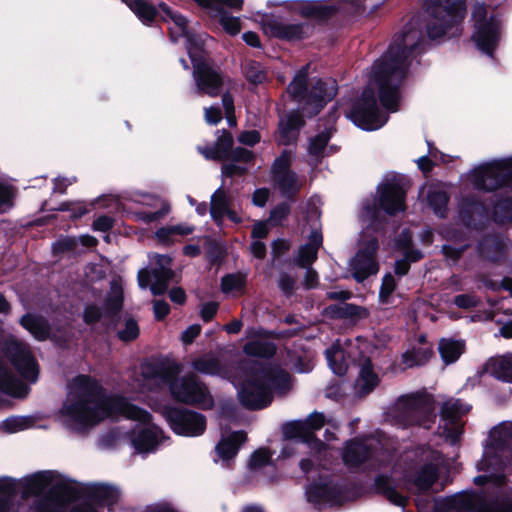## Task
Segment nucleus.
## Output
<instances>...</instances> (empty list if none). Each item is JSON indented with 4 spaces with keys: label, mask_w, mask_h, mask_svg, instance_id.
<instances>
[{
    "label": "nucleus",
    "mask_w": 512,
    "mask_h": 512,
    "mask_svg": "<svg viewBox=\"0 0 512 512\" xmlns=\"http://www.w3.org/2000/svg\"><path fill=\"white\" fill-rule=\"evenodd\" d=\"M470 406L459 399L449 398L440 408V422L438 432L446 441L456 444L463 433L464 423L462 417L468 413Z\"/></svg>",
    "instance_id": "obj_17"
},
{
    "label": "nucleus",
    "mask_w": 512,
    "mask_h": 512,
    "mask_svg": "<svg viewBox=\"0 0 512 512\" xmlns=\"http://www.w3.org/2000/svg\"><path fill=\"white\" fill-rule=\"evenodd\" d=\"M424 41L417 21L411 20L396 35L385 54L372 67L368 86L347 117L359 128L373 131L388 120L386 112H396L401 99L400 86L411 63Z\"/></svg>",
    "instance_id": "obj_2"
},
{
    "label": "nucleus",
    "mask_w": 512,
    "mask_h": 512,
    "mask_svg": "<svg viewBox=\"0 0 512 512\" xmlns=\"http://www.w3.org/2000/svg\"><path fill=\"white\" fill-rule=\"evenodd\" d=\"M165 14V21H171L174 26L170 27L172 41L176 42L180 37L186 39V49L193 64V77L196 83L197 92L207 94L211 97L217 96L222 86L220 74L214 70L203 56V36H195L189 32L187 20L181 14L173 11L165 3L160 4Z\"/></svg>",
    "instance_id": "obj_7"
},
{
    "label": "nucleus",
    "mask_w": 512,
    "mask_h": 512,
    "mask_svg": "<svg viewBox=\"0 0 512 512\" xmlns=\"http://www.w3.org/2000/svg\"><path fill=\"white\" fill-rule=\"evenodd\" d=\"M163 415L171 429L178 435L197 437L206 430V418L201 413L188 410L166 407Z\"/></svg>",
    "instance_id": "obj_19"
},
{
    "label": "nucleus",
    "mask_w": 512,
    "mask_h": 512,
    "mask_svg": "<svg viewBox=\"0 0 512 512\" xmlns=\"http://www.w3.org/2000/svg\"><path fill=\"white\" fill-rule=\"evenodd\" d=\"M306 496L308 501L313 503L318 509L340 505L344 501L341 489L326 479H321L318 483L308 485Z\"/></svg>",
    "instance_id": "obj_27"
},
{
    "label": "nucleus",
    "mask_w": 512,
    "mask_h": 512,
    "mask_svg": "<svg viewBox=\"0 0 512 512\" xmlns=\"http://www.w3.org/2000/svg\"><path fill=\"white\" fill-rule=\"evenodd\" d=\"M465 344L460 340L442 339L439 342V353L446 364L454 363L464 352Z\"/></svg>",
    "instance_id": "obj_42"
},
{
    "label": "nucleus",
    "mask_w": 512,
    "mask_h": 512,
    "mask_svg": "<svg viewBox=\"0 0 512 512\" xmlns=\"http://www.w3.org/2000/svg\"><path fill=\"white\" fill-rule=\"evenodd\" d=\"M308 68L303 67L297 72L287 88L289 95L297 101L309 116L318 114L327 102L337 93L336 81L333 79L316 80L307 90Z\"/></svg>",
    "instance_id": "obj_10"
},
{
    "label": "nucleus",
    "mask_w": 512,
    "mask_h": 512,
    "mask_svg": "<svg viewBox=\"0 0 512 512\" xmlns=\"http://www.w3.org/2000/svg\"><path fill=\"white\" fill-rule=\"evenodd\" d=\"M243 351L251 357L267 358L275 353V346L265 340H253L244 345Z\"/></svg>",
    "instance_id": "obj_46"
},
{
    "label": "nucleus",
    "mask_w": 512,
    "mask_h": 512,
    "mask_svg": "<svg viewBox=\"0 0 512 512\" xmlns=\"http://www.w3.org/2000/svg\"><path fill=\"white\" fill-rule=\"evenodd\" d=\"M244 71L247 80L253 84H260L266 79V72L258 62H246Z\"/></svg>",
    "instance_id": "obj_49"
},
{
    "label": "nucleus",
    "mask_w": 512,
    "mask_h": 512,
    "mask_svg": "<svg viewBox=\"0 0 512 512\" xmlns=\"http://www.w3.org/2000/svg\"><path fill=\"white\" fill-rule=\"evenodd\" d=\"M246 284V274L233 273L228 274L222 278L221 289L225 294H237L240 293Z\"/></svg>",
    "instance_id": "obj_47"
},
{
    "label": "nucleus",
    "mask_w": 512,
    "mask_h": 512,
    "mask_svg": "<svg viewBox=\"0 0 512 512\" xmlns=\"http://www.w3.org/2000/svg\"><path fill=\"white\" fill-rule=\"evenodd\" d=\"M263 30L272 37L295 41L308 37L313 27L308 23H281L268 19L263 25Z\"/></svg>",
    "instance_id": "obj_29"
},
{
    "label": "nucleus",
    "mask_w": 512,
    "mask_h": 512,
    "mask_svg": "<svg viewBox=\"0 0 512 512\" xmlns=\"http://www.w3.org/2000/svg\"><path fill=\"white\" fill-rule=\"evenodd\" d=\"M205 120L208 124L216 125L222 120L221 110L218 106H211L205 109Z\"/></svg>",
    "instance_id": "obj_63"
},
{
    "label": "nucleus",
    "mask_w": 512,
    "mask_h": 512,
    "mask_svg": "<svg viewBox=\"0 0 512 512\" xmlns=\"http://www.w3.org/2000/svg\"><path fill=\"white\" fill-rule=\"evenodd\" d=\"M486 371L495 378L512 382V353L504 356L491 358L486 366Z\"/></svg>",
    "instance_id": "obj_38"
},
{
    "label": "nucleus",
    "mask_w": 512,
    "mask_h": 512,
    "mask_svg": "<svg viewBox=\"0 0 512 512\" xmlns=\"http://www.w3.org/2000/svg\"><path fill=\"white\" fill-rule=\"evenodd\" d=\"M219 16L220 24L230 35H237L241 31V21L239 17H234L227 12H215Z\"/></svg>",
    "instance_id": "obj_50"
},
{
    "label": "nucleus",
    "mask_w": 512,
    "mask_h": 512,
    "mask_svg": "<svg viewBox=\"0 0 512 512\" xmlns=\"http://www.w3.org/2000/svg\"><path fill=\"white\" fill-rule=\"evenodd\" d=\"M379 382V376L374 371L370 360L366 359L359 368L358 377L354 384L355 393L358 396H366L379 385Z\"/></svg>",
    "instance_id": "obj_33"
},
{
    "label": "nucleus",
    "mask_w": 512,
    "mask_h": 512,
    "mask_svg": "<svg viewBox=\"0 0 512 512\" xmlns=\"http://www.w3.org/2000/svg\"><path fill=\"white\" fill-rule=\"evenodd\" d=\"M389 415L391 423L397 427L419 425L429 429L435 420V407L427 395L408 394L398 398Z\"/></svg>",
    "instance_id": "obj_13"
},
{
    "label": "nucleus",
    "mask_w": 512,
    "mask_h": 512,
    "mask_svg": "<svg viewBox=\"0 0 512 512\" xmlns=\"http://www.w3.org/2000/svg\"><path fill=\"white\" fill-rule=\"evenodd\" d=\"M119 490L106 484H94L89 489L86 500L77 504L71 512H99V506H107L109 509L118 502Z\"/></svg>",
    "instance_id": "obj_26"
},
{
    "label": "nucleus",
    "mask_w": 512,
    "mask_h": 512,
    "mask_svg": "<svg viewBox=\"0 0 512 512\" xmlns=\"http://www.w3.org/2000/svg\"><path fill=\"white\" fill-rule=\"evenodd\" d=\"M304 121L298 111H292L280 118L278 142L281 145H289L296 141L300 128Z\"/></svg>",
    "instance_id": "obj_30"
},
{
    "label": "nucleus",
    "mask_w": 512,
    "mask_h": 512,
    "mask_svg": "<svg viewBox=\"0 0 512 512\" xmlns=\"http://www.w3.org/2000/svg\"><path fill=\"white\" fill-rule=\"evenodd\" d=\"M372 231L373 229L368 226L361 232L359 249L356 255L349 261V270L358 282H362L378 271V263L375 258L378 241L376 236L372 234Z\"/></svg>",
    "instance_id": "obj_16"
},
{
    "label": "nucleus",
    "mask_w": 512,
    "mask_h": 512,
    "mask_svg": "<svg viewBox=\"0 0 512 512\" xmlns=\"http://www.w3.org/2000/svg\"><path fill=\"white\" fill-rule=\"evenodd\" d=\"M323 243L322 233L317 226L309 235L308 243L299 248L296 262L301 267H309L317 259L318 249Z\"/></svg>",
    "instance_id": "obj_34"
},
{
    "label": "nucleus",
    "mask_w": 512,
    "mask_h": 512,
    "mask_svg": "<svg viewBox=\"0 0 512 512\" xmlns=\"http://www.w3.org/2000/svg\"><path fill=\"white\" fill-rule=\"evenodd\" d=\"M291 162L292 153L284 150L282 154L275 159L272 166L275 184L285 197L296 195L303 185V181L298 175L290 170Z\"/></svg>",
    "instance_id": "obj_23"
},
{
    "label": "nucleus",
    "mask_w": 512,
    "mask_h": 512,
    "mask_svg": "<svg viewBox=\"0 0 512 512\" xmlns=\"http://www.w3.org/2000/svg\"><path fill=\"white\" fill-rule=\"evenodd\" d=\"M192 367L195 371L206 375L221 377L227 375L225 364L214 354H205L196 358L192 362Z\"/></svg>",
    "instance_id": "obj_36"
},
{
    "label": "nucleus",
    "mask_w": 512,
    "mask_h": 512,
    "mask_svg": "<svg viewBox=\"0 0 512 512\" xmlns=\"http://www.w3.org/2000/svg\"><path fill=\"white\" fill-rule=\"evenodd\" d=\"M241 404L251 410L263 409L272 402V391L285 394L291 388L289 374L260 361L242 363L233 379Z\"/></svg>",
    "instance_id": "obj_5"
},
{
    "label": "nucleus",
    "mask_w": 512,
    "mask_h": 512,
    "mask_svg": "<svg viewBox=\"0 0 512 512\" xmlns=\"http://www.w3.org/2000/svg\"><path fill=\"white\" fill-rule=\"evenodd\" d=\"M427 34L430 39L459 33L465 16L464 0H428Z\"/></svg>",
    "instance_id": "obj_11"
},
{
    "label": "nucleus",
    "mask_w": 512,
    "mask_h": 512,
    "mask_svg": "<svg viewBox=\"0 0 512 512\" xmlns=\"http://www.w3.org/2000/svg\"><path fill=\"white\" fill-rule=\"evenodd\" d=\"M123 305V290L117 281H113L110 286V291L107 295L105 302V313L114 315L117 314Z\"/></svg>",
    "instance_id": "obj_45"
},
{
    "label": "nucleus",
    "mask_w": 512,
    "mask_h": 512,
    "mask_svg": "<svg viewBox=\"0 0 512 512\" xmlns=\"http://www.w3.org/2000/svg\"><path fill=\"white\" fill-rule=\"evenodd\" d=\"M479 470L499 471L502 468L512 471V422H503L489 434Z\"/></svg>",
    "instance_id": "obj_14"
},
{
    "label": "nucleus",
    "mask_w": 512,
    "mask_h": 512,
    "mask_svg": "<svg viewBox=\"0 0 512 512\" xmlns=\"http://www.w3.org/2000/svg\"><path fill=\"white\" fill-rule=\"evenodd\" d=\"M30 426V420L26 417H9L2 423V428L5 432L16 433L27 429Z\"/></svg>",
    "instance_id": "obj_52"
},
{
    "label": "nucleus",
    "mask_w": 512,
    "mask_h": 512,
    "mask_svg": "<svg viewBox=\"0 0 512 512\" xmlns=\"http://www.w3.org/2000/svg\"><path fill=\"white\" fill-rule=\"evenodd\" d=\"M156 267L151 272L141 270L138 273V283L142 289L150 286V290L154 295L163 294L172 277L173 272L170 268L171 259L165 255L154 256Z\"/></svg>",
    "instance_id": "obj_21"
},
{
    "label": "nucleus",
    "mask_w": 512,
    "mask_h": 512,
    "mask_svg": "<svg viewBox=\"0 0 512 512\" xmlns=\"http://www.w3.org/2000/svg\"><path fill=\"white\" fill-rule=\"evenodd\" d=\"M59 210L70 212V217L73 219L80 218L88 212L86 205L82 202L63 203Z\"/></svg>",
    "instance_id": "obj_58"
},
{
    "label": "nucleus",
    "mask_w": 512,
    "mask_h": 512,
    "mask_svg": "<svg viewBox=\"0 0 512 512\" xmlns=\"http://www.w3.org/2000/svg\"><path fill=\"white\" fill-rule=\"evenodd\" d=\"M328 366L332 372L338 376H342L347 372L349 367V359L346 357V352L340 345V342H335L330 348L325 351Z\"/></svg>",
    "instance_id": "obj_39"
},
{
    "label": "nucleus",
    "mask_w": 512,
    "mask_h": 512,
    "mask_svg": "<svg viewBox=\"0 0 512 512\" xmlns=\"http://www.w3.org/2000/svg\"><path fill=\"white\" fill-rule=\"evenodd\" d=\"M112 226H113V219L110 216H106V215L99 216L93 222V229L95 231L106 232L109 229H111Z\"/></svg>",
    "instance_id": "obj_64"
},
{
    "label": "nucleus",
    "mask_w": 512,
    "mask_h": 512,
    "mask_svg": "<svg viewBox=\"0 0 512 512\" xmlns=\"http://www.w3.org/2000/svg\"><path fill=\"white\" fill-rule=\"evenodd\" d=\"M448 200L447 193L441 187L430 186L428 188L427 202L437 216H445Z\"/></svg>",
    "instance_id": "obj_43"
},
{
    "label": "nucleus",
    "mask_w": 512,
    "mask_h": 512,
    "mask_svg": "<svg viewBox=\"0 0 512 512\" xmlns=\"http://www.w3.org/2000/svg\"><path fill=\"white\" fill-rule=\"evenodd\" d=\"M404 259L398 260L395 263V272L396 274L403 276L409 270V262H416L423 257V254L420 250H412L409 249L405 252Z\"/></svg>",
    "instance_id": "obj_51"
},
{
    "label": "nucleus",
    "mask_w": 512,
    "mask_h": 512,
    "mask_svg": "<svg viewBox=\"0 0 512 512\" xmlns=\"http://www.w3.org/2000/svg\"><path fill=\"white\" fill-rule=\"evenodd\" d=\"M139 335V327L137 322L132 318L125 320L124 328L119 329L118 337L125 342L136 339Z\"/></svg>",
    "instance_id": "obj_53"
},
{
    "label": "nucleus",
    "mask_w": 512,
    "mask_h": 512,
    "mask_svg": "<svg viewBox=\"0 0 512 512\" xmlns=\"http://www.w3.org/2000/svg\"><path fill=\"white\" fill-rule=\"evenodd\" d=\"M76 245H77L76 238L65 237V238L58 239L53 244V250L56 253L72 251V250H74Z\"/></svg>",
    "instance_id": "obj_59"
},
{
    "label": "nucleus",
    "mask_w": 512,
    "mask_h": 512,
    "mask_svg": "<svg viewBox=\"0 0 512 512\" xmlns=\"http://www.w3.org/2000/svg\"><path fill=\"white\" fill-rule=\"evenodd\" d=\"M20 323L37 340H45L49 336V326L41 316L26 314L21 318Z\"/></svg>",
    "instance_id": "obj_41"
},
{
    "label": "nucleus",
    "mask_w": 512,
    "mask_h": 512,
    "mask_svg": "<svg viewBox=\"0 0 512 512\" xmlns=\"http://www.w3.org/2000/svg\"><path fill=\"white\" fill-rule=\"evenodd\" d=\"M5 350L21 377L31 383L38 378V366L29 347L16 338L6 341Z\"/></svg>",
    "instance_id": "obj_22"
},
{
    "label": "nucleus",
    "mask_w": 512,
    "mask_h": 512,
    "mask_svg": "<svg viewBox=\"0 0 512 512\" xmlns=\"http://www.w3.org/2000/svg\"><path fill=\"white\" fill-rule=\"evenodd\" d=\"M233 138L226 130H222L217 136L215 144L211 147H199L198 151L211 160L233 159L235 161L249 162L253 154L244 148H237L232 151Z\"/></svg>",
    "instance_id": "obj_24"
},
{
    "label": "nucleus",
    "mask_w": 512,
    "mask_h": 512,
    "mask_svg": "<svg viewBox=\"0 0 512 512\" xmlns=\"http://www.w3.org/2000/svg\"><path fill=\"white\" fill-rule=\"evenodd\" d=\"M231 206L230 196L223 190V187H219L211 196L210 200V214L213 220L220 224L226 213L229 212Z\"/></svg>",
    "instance_id": "obj_40"
},
{
    "label": "nucleus",
    "mask_w": 512,
    "mask_h": 512,
    "mask_svg": "<svg viewBox=\"0 0 512 512\" xmlns=\"http://www.w3.org/2000/svg\"><path fill=\"white\" fill-rule=\"evenodd\" d=\"M139 18V20L145 24L149 25L154 21L156 16L155 8L148 4L144 0H122Z\"/></svg>",
    "instance_id": "obj_44"
},
{
    "label": "nucleus",
    "mask_w": 512,
    "mask_h": 512,
    "mask_svg": "<svg viewBox=\"0 0 512 512\" xmlns=\"http://www.w3.org/2000/svg\"><path fill=\"white\" fill-rule=\"evenodd\" d=\"M290 365L298 373H308L314 368L313 355L304 351L301 354L290 355Z\"/></svg>",
    "instance_id": "obj_48"
},
{
    "label": "nucleus",
    "mask_w": 512,
    "mask_h": 512,
    "mask_svg": "<svg viewBox=\"0 0 512 512\" xmlns=\"http://www.w3.org/2000/svg\"><path fill=\"white\" fill-rule=\"evenodd\" d=\"M396 288V281L392 274H386L382 279V284L379 291L380 300L383 303L389 302V297Z\"/></svg>",
    "instance_id": "obj_55"
},
{
    "label": "nucleus",
    "mask_w": 512,
    "mask_h": 512,
    "mask_svg": "<svg viewBox=\"0 0 512 512\" xmlns=\"http://www.w3.org/2000/svg\"><path fill=\"white\" fill-rule=\"evenodd\" d=\"M295 283H296L295 279L285 273H282L280 275V278L278 281L279 288L286 295H289L292 293V291L294 290V287H295Z\"/></svg>",
    "instance_id": "obj_60"
},
{
    "label": "nucleus",
    "mask_w": 512,
    "mask_h": 512,
    "mask_svg": "<svg viewBox=\"0 0 512 512\" xmlns=\"http://www.w3.org/2000/svg\"><path fill=\"white\" fill-rule=\"evenodd\" d=\"M466 178L479 191L500 188L506 197L495 205L494 218L500 223L512 220V158L483 163L472 169Z\"/></svg>",
    "instance_id": "obj_8"
},
{
    "label": "nucleus",
    "mask_w": 512,
    "mask_h": 512,
    "mask_svg": "<svg viewBox=\"0 0 512 512\" xmlns=\"http://www.w3.org/2000/svg\"><path fill=\"white\" fill-rule=\"evenodd\" d=\"M330 421L322 413L313 412L305 420H295L282 426V433L287 442L282 448L284 458L297 451L308 450L317 460H322L328 452L326 444L314 437L313 432L319 430Z\"/></svg>",
    "instance_id": "obj_9"
},
{
    "label": "nucleus",
    "mask_w": 512,
    "mask_h": 512,
    "mask_svg": "<svg viewBox=\"0 0 512 512\" xmlns=\"http://www.w3.org/2000/svg\"><path fill=\"white\" fill-rule=\"evenodd\" d=\"M441 454L430 448H417L406 452L393 466L392 475H379L375 479V489L389 502L402 508L408 498L397 491L405 488L414 492H426L438 479Z\"/></svg>",
    "instance_id": "obj_3"
},
{
    "label": "nucleus",
    "mask_w": 512,
    "mask_h": 512,
    "mask_svg": "<svg viewBox=\"0 0 512 512\" xmlns=\"http://www.w3.org/2000/svg\"><path fill=\"white\" fill-rule=\"evenodd\" d=\"M491 248H495L497 250H500L502 248V245L499 242H497L496 239L493 238V237L486 238L480 244V247H479L480 254L484 258H486V259H489V260H492V261H497L499 259V257L496 256V255H493L490 252Z\"/></svg>",
    "instance_id": "obj_57"
},
{
    "label": "nucleus",
    "mask_w": 512,
    "mask_h": 512,
    "mask_svg": "<svg viewBox=\"0 0 512 512\" xmlns=\"http://www.w3.org/2000/svg\"><path fill=\"white\" fill-rule=\"evenodd\" d=\"M0 390L16 397H22L27 393L26 385L11 372L2 359H0Z\"/></svg>",
    "instance_id": "obj_35"
},
{
    "label": "nucleus",
    "mask_w": 512,
    "mask_h": 512,
    "mask_svg": "<svg viewBox=\"0 0 512 512\" xmlns=\"http://www.w3.org/2000/svg\"><path fill=\"white\" fill-rule=\"evenodd\" d=\"M15 191L12 186L0 184V213H5L13 206Z\"/></svg>",
    "instance_id": "obj_54"
},
{
    "label": "nucleus",
    "mask_w": 512,
    "mask_h": 512,
    "mask_svg": "<svg viewBox=\"0 0 512 512\" xmlns=\"http://www.w3.org/2000/svg\"><path fill=\"white\" fill-rule=\"evenodd\" d=\"M136 203L147 207L149 210H138L133 217L142 223L149 224L164 218L170 211V205L158 196L150 194H138L133 199Z\"/></svg>",
    "instance_id": "obj_28"
},
{
    "label": "nucleus",
    "mask_w": 512,
    "mask_h": 512,
    "mask_svg": "<svg viewBox=\"0 0 512 512\" xmlns=\"http://www.w3.org/2000/svg\"><path fill=\"white\" fill-rule=\"evenodd\" d=\"M433 355L432 346L426 343L425 336L421 335L416 344L411 345L402 355L405 368L425 365Z\"/></svg>",
    "instance_id": "obj_31"
},
{
    "label": "nucleus",
    "mask_w": 512,
    "mask_h": 512,
    "mask_svg": "<svg viewBox=\"0 0 512 512\" xmlns=\"http://www.w3.org/2000/svg\"><path fill=\"white\" fill-rule=\"evenodd\" d=\"M103 316L102 310L95 305H88L84 311V321L86 323H94Z\"/></svg>",
    "instance_id": "obj_61"
},
{
    "label": "nucleus",
    "mask_w": 512,
    "mask_h": 512,
    "mask_svg": "<svg viewBox=\"0 0 512 512\" xmlns=\"http://www.w3.org/2000/svg\"><path fill=\"white\" fill-rule=\"evenodd\" d=\"M331 129H325L309 140L308 144V163L310 166H317L320 160L328 155L327 144L331 138Z\"/></svg>",
    "instance_id": "obj_37"
},
{
    "label": "nucleus",
    "mask_w": 512,
    "mask_h": 512,
    "mask_svg": "<svg viewBox=\"0 0 512 512\" xmlns=\"http://www.w3.org/2000/svg\"><path fill=\"white\" fill-rule=\"evenodd\" d=\"M477 299L473 295L461 294L455 297L454 303L459 308H471L477 305Z\"/></svg>",
    "instance_id": "obj_62"
},
{
    "label": "nucleus",
    "mask_w": 512,
    "mask_h": 512,
    "mask_svg": "<svg viewBox=\"0 0 512 512\" xmlns=\"http://www.w3.org/2000/svg\"><path fill=\"white\" fill-rule=\"evenodd\" d=\"M245 441L246 434L243 431L222 432L221 439L216 446V452L223 461H229L236 456L241 444Z\"/></svg>",
    "instance_id": "obj_32"
},
{
    "label": "nucleus",
    "mask_w": 512,
    "mask_h": 512,
    "mask_svg": "<svg viewBox=\"0 0 512 512\" xmlns=\"http://www.w3.org/2000/svg\"><path fill=\"white\" fill-rule=\"evenodd\" d=\"M336 7L324 1L294 0L289 2V9L304 17L325 18L335 10H343L347 13H358L364 11L363 0H339Z\"/></svg>",
    "instance_id": "obj_20"
},
{
    "label": "nucleus",
    "mask_w": 512,
    "mask_h": 512,
    "mask_svg": "<svg viewBox=\"0 0 512 512\" xmlns=\"http://www.w3.org/2000/svg\"><path fill=\"white\" fill-rule=\"evenodd\" d=\"M180 366L175 362H148L141 366V379L138 392L145 394L169 387L171 396L179 402L195 405L201 409H211L214 399L207 386L195 375L177 377Z\"/></svg>",
    "instance_id": "obj_4"
},
{
    "label": "nucleus",
    "mask_w": 512,
    "mask_h": 512,
    "mask_svg": "<svg viewBox=\"0 0 512 512\" xmlns=\"http://www.w3.org/2000/svg\"><path fill=\"white\" fill-rule=\"evenodd\" d=\"M18 489L24 496L37 495L49 489L59 501L44 499L38 505V512H62V503L75 496L70 480L54 471H40L16 481L9 477L0 478V512H10Z\"/></svg>",
    "instance_id": "obj_6"
},
{
    "label": "nucleus",
    "mask_w": 512,
    "mask_h": 512,
    "mask_svg": "<svg viewBox=\"0 0 512 512\" xmlns=\"http://www.w3.org/2000/svg\"><path fill=\"white\" fill-rule=\"evenodd\" d=\"M271 453L268 449L261 448L255 451L249 461V466L252 469H257L271 461Z\"/></svg>",
    "instance_id": "obj_56"
},
{
    "label": "nucleus",
    "mask_w": 512,
    "mask_h": 512,
    "mask_svg": "<svg viewBox=\"0 0 512 512\" xmlns=\"http://www.w3.org/2000/svg\"><path fill=\"white\" fill-rule=\"evenodd\" d=\"M118 417L138 422L130 434L138 453L152 452L164 442L163 431L150 422L149 412L123 397L104 395L98 383L85 375L69 383L66 400L58 412L61 424L75 432H85L106 418Z\"/></svg>",
    "instance_id": "obj_1"
},
{
    "label": "nucleus",
    "mask_w": 512,
    "mask_h": 512,
    "mask_svg": "<svg viewBox=\"0 0 512 512\" xmlns=\"http://www.w3.org/2000/svg\"><path fill=\"white\" fill-rule=\"evenodd\" d=\"M342 459L350 469H375L390 462L392 456L380 439L369 436L347 441Z\"/></svg>",
    "instance_id": "obj_12"
},
{
    "label": "nucleus",
    "mask_w": 512,
    "mask_h": 512,
    "mask_svg": "<svg viewBox=\"0 0 512 512\" xmlns=\"http://www.w3.org/2000/svg\"><path fill=\"white\" fill-rule=\"evenodd\" d=\"M378 203L380 207L390 215L405 210L406 190L402 180L393 176L378 185Z\"/></svg>",
    "instance_id": "obj_25"
},
{
    "label": "nucleus",
    "mask_w": 512,
    "mask_h": 512,
    "mask_svg": "<svg viewBox=\"0 0 512 512\" xmlns=\"http://www.w3.org/2000/svg\"><path fill=\"white\" fill-rule=\"evenodd\" d=\"M449 506L458 512H512V497L501 496L487 501L479 494L466 493L450 499Z\"/></svg>",
    "instance_id": "obj_18"
},
{
    "label": "nucleus",
    "mask_w": 512,
    "mask_h": 512,
    "mask_svg": "<svg viewBox=\"0 0 512 512\" xmlns=\"http://www.w3.org/2000/svg\"><path fill=\"white\" fill-rule=\"evenodd\" d=\"M474 32L472 40L483 54L493 58L502 36V23L497 16L487 17L483 4H476L472 13Z\"/></svg>",
    "instance_id": "obj_15"
}]
</instances>
